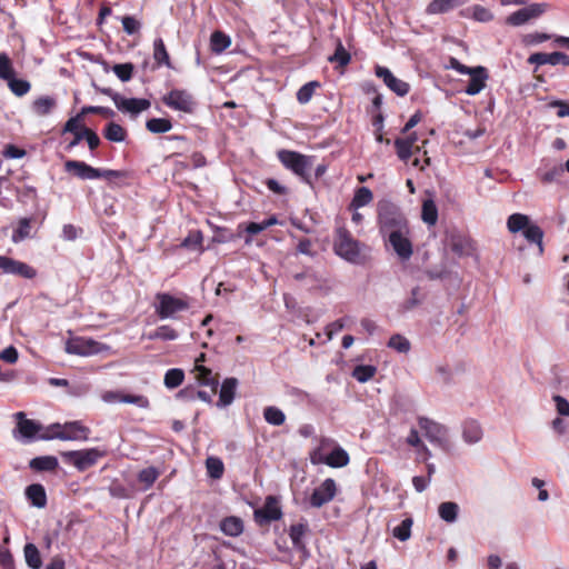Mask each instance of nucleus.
<instances>
[{
    "instance_id": "11",
    "label": "nucleus",
    "mask_w": 569,
    "mask_h": 569,
    "mask_svg": "<svg viewBox=\"0 0 569 569\" xmlns=\"http://www.w3.org/2000/svg\"><path fill=\"white\" fill-rule=\"evenodd\" d=\"M548 9L549 4L546 2L531 3L509 14L506 18V23L513 27L522 26L530 20L541 17Z\"/></svg>"
},
{
    "instance_id": "8",
    "label": "nucleus",
    "mask_w": 569,
    "mask_h": 569,
    "mask_svg": "<svg viewBox=\"0 0 569 569\" xmlns=\"http://www.w3.org/2000/svg\"><path fill=\"white\" fill-rule=\"evenodd\" d=\"M283 517L280 501L276 496H267L261 508L253 511V519L260 527L267 526L272 521H278Z\"/></svg>"
},
{
    "instance_id": "43",
    "label": "nucleus",
    "mask_w": 569,
    "mask_h": 569,
    "mask_svg": "<svg viewBox=\"0 0 569 569\" xmlns=\"http://www.w3.org/2000/svg\"><path fill=\"white\" fill-rule=\"evenodd\" d=\"M24 558L27 565L32 569H39L42 566L40 552L33 543L24 546Z\"/></svg>"
},
{
    "instance_id": "35",
    "label": "nucleus",
    "mask_w": 569,
    "mask_h": 569,
    "mask_svg": "<svg viewBox=\"0 0 569 569\" xmlns=\"http://www.w3.org/2000/svg\"><path fill=\"white\" fill-rule=\"evenodd\" d=\"M231 44V40L229 36L223 33L222 31H213L210 37V47L211 51L216 53H221L226 49H228Z\"/></svg>"
},
{
    "instance_id": "27",
    "label": "nucleus",
    "mask_w": 569,
    "mask_h": 569,
    "mask_svg": "<svg viewBox=\"0 0 569 569\" xmlns=\"http://www.w3.org/2000/svg\"><path fill=\"white\" fill-rule=\"evenodd\" d=\"M57 107V100L50 96H42L37 98L32 104V111L39 117H46L50 114Z\"/></svg>"
},
{
    "instance_id": "5",
    "label": "nucleus",
    "mask_w": 569,
    "mask_h": 569,
    "mask_svg": "<svg viewBox=\"0 0 569 569\" xmlns=\"http://www.w3.org/2000/svg\"><path fill=\"white\" fill-rule=\"evenodd\" d=\"M277 156L283 167L291 170L303 182L311 184L310 170L312 168V157L284 149L279 150Z\"/></svg>"
},
{
    "instance_id": "46",
    "label": "nucleus",
    "mask_w": 569,
    "mask_h": 569,
    "mask_svg": "<svg viewBox=\"0 0 569 569\" xmlns=\"http://www.w3.org/2000/svg\"><path fill=\"white\" fill-rule=\"evenodd\" d=\"M329 61L332 63H337L339 67L343 68L348 66L351 61L350 53L346 50L342 42L338 40L335 53L329 57Z\"/></svg>"
},
{
    "instance_id": "10",
    "label": "nucleus",
    "mask_w": 569,
    "mask_h": 569,
    "mask_svg": "<svg viewBox=\"0 0 569 569\" xmlns=\"http://www.w3.org/2000/svg\"><path fill=\"white\" fill-rule=\"evenodd\" d=\"M64 349L70 355L86 357L101 352L106 346L91 338L74 337L66 341Z\"/></svg>"
},
{
    "instance_id": "51",
    "label": "nucleus",
    "mask_w": 569,
    "mask_h": 569,
    "mask_svg": "<svg viewBox=\"0 0 569 569\" xmlns=\"http://www.w3.org/2000/svg\"><path fill=\"white\" fill-rule=\"evenodd\" d=\"M319 87L320 83L318 81H310L303 84L297 92L298 102L301 104L308 103Z\"/></svg>"
},
{
    "instance_id": "29",
    "label": "nucleus",
    "mask_w": 569,
    "mask_h": 569,
    "mask_svg": "<svg viewBox=\"0 0 569 569\" xmlns=\"http://www.w3.org/2000/svg\"><path fill=\"white\" fill-rule=\"evenodd\" d=\"M308 531V526L306 523H296L290 527L289 536L292 541L293 548L299 551H306V543L303 541V537Z\"/></svg>"
},
{
    "instance_id": "19",
    "label": "nucleus",
    "mask_w": 569,
    "mask_h": 569,
    "mask_svg": "<svg viewBox=\"0 0 569 569\" xmlns=\"http://www.w3.org/2000/svg\"><path fill=\"white\" fill-rule=\"evenodd\" d=\"M88 127H86L84 122L81 121L80 116L71 117L67 120L64 126L62 127L61 134L71 133L73 139L67 144L66 150L70 151L74 147H77L81 140L84 139V131Z\"/></svg>"
},
{
    "instance_id": "25",
    "label": "nucleus",
    "mask_w": 569,
    "mask_h": 569,
    "mask_svg": "<svg viewBox=\"0 0 569 569\" xmlns=\"http://www.w3.org/2000/svg\"><path fill=\"white\" fill-rule=\"evenodd\" d=\"M26 497L37 508H43L47 505V493L44 487L40 483H32L26 488Z\"/></svg>"
},
{
    "instance_id": "52",
    "label": "nucleus",
    "mask_w": 569,
    "mask_h": 569,
    "mask_svg": "<svg viewBox=\"0 0 569 569\" xmlns=\"http://www.w3.org/2000/svg\"><path fill=\"white\" fill-rule=\"evenodd\" d=\"M7 83L12 93H14L17 97H22L27 94L31 89V84L29 81L23 79H17L14 76L7 80Z\"/></svg>"
},
{
    "instance_id": "31",
    "label": "nucleus",
    "mask_w": 569,
    "mask_h": 569,
    "mask_svg": "<svg viewBox=\"0 0 569 569\" xmlns=\"http://www.w3.org/2000/svg\"><path fill=\"white\" fill-rule=\"evenodd\" d=\"M29 466L36 471H54L59 463L58 459L53 456H41L33 458Z\"/></svg>"
},
{
    "instance_id": "14",
    "label": "nucleus",
    "mask_w": 569,
    "mask_h": 569,
    "mask_svg": "<svg viewBox=\"0 0 569 569\" xmlns=\"http://www.w3.org/2000/svg\"><path fill=\"white\" fill-rule=\"evenodd\" d=\"M310 459H311V462L313 465L316 463H326L327 466L331 467V468H342V467H346L349 461H350V458H349V455L348 452L337 446L328 456L326 457H322L318 450L313 451L310 456Z\"/></svg>"
},
{
    "instance_id": "42",
    "label": "nucleus",
    "mask_w": 569,
    "mask_h": 569,
    "mask_svg": "<svg viewBox=\"0 0 569 569\" xmlns=\"http://www.w3.org/2000/svg\"><path fill=\"white\" fill-rule=\"evenodd\" d=\"M160 472L154 467H148L139 471L138 480L143 485V489L148 490L159 478Z\"/></svg>"
},
{
    "instance_id": "38",
    "label": "nucleus",
    "mask_w": 569,
    "mask_h": 569,
    "mask_svg": "<svg viewBox=\"0 0 569 569\" xmlns=\"http://www.w3.org/2000/svg\"><path fill=\"white\" fill-rule=\"evenodd\" d=\"M396 153L398 158L403 161L408 162L411 156L417 152L415 148L411 146V142L408 140H405L403 138H397L393 142Z\"/></svg>"
},
{
    "instance_id": "3",
    "label": "nucleus",
    "mask_w": 569,
    "mask_h": 569,
    "mask_svg": "<svg viewBox=\"0 0 569 569\" xmlns=\"http://www.w3.org/2000/svg\"><path fill=\"white\" fill-rule=\"evenodd\" d=\"M363 247V244L352 237L348 229L341 227L336 230L333 249L335 252L345 260L352 263L362 262L365 258L362 254Z\"/></svg>"
},
{
    "instance_id": "17",
    "label": "nucleus",
    "mask_w": 569,
    "mask_h": 569,
    "mask_svg": "<svg viewBox=\"0 0 569 569\" xmlns=\"http://www.w3.org/2000/svg\"><path fill=\"white\" fill-rule=\"evenodd\" d=\"M64 171L82 180L101 178L100 168H93L88 163L79 160H67L64 162Z\"/></svg>"
},
{
    "instance_id": "18",
    "label": "nucleus",
    "mask_w": 569,
    "mask_h": 569,
    "mask_svg": "<svg viewBox=\"0 0 569 569\" xmlns=\"http://www.w3.org/2000/svg\"><path fill=\"white\" fill-rule=\"evenodd\" d=\"M112 100L120 111L131 114H138L150 108V101L143 98H123L119 93H114Z\"/></svg>"
},
{
    "instance_id": "16",
    "label": "nucleus",
    "mask_w": 569,
    "mask_h": 569,
    "mask_svg": "<svg viewBox=\"0 0 569 569\" xmlns=\"http://www.w3.org/2000/svg\"><path fill=\"white\" fill-rule=\"evenodd\" d=\"M409 234V228L407 230L402 231H392L388 238V242L392 247V249L396 251V253L399 256L402 260H408L412 256V243L410 239L408 238Z\"/></svg>"
},
{
    "instance_id": "4",
    "label": "nucleus",
    "mask_w": 569,
    "mask_h": 569,
    "mask_svg": "<svg viewBox=\"0 0 569 569\" xmlns=\"http://www.w3.org/2000/svg\"><path fill=\"white\" fill-rule=\"evenodd\" d=\"M190 298L187 295L174 297L167 292L156 295L154 312L159 319H176V315L187 311L190 307Z\"/></svg>"
},
{
    "instance_id": "45",
    "label": "nucleus",
    "mask_w": 569,
    "mask_h": 569,
    "mask_svg": "<svg viewBox=\"0 0 569 569\" xmlns=\"http://www.w3.org/2000/svg\"><path fill=\"white\" fill-rule=\"evenodd\" d=\"M377 368L371 365H359L353 368L352 377L359 382H367L375 377Z\"/></svg>"
},
{
    "instance_id": "20",
    "label": "nucleus",
    "mask_w": 569,
    "mask_h": 569,
    "mask_svg": "<svg viewBox=\"0 0 569 569\" xmlns=\"http://www.w3.org/2000/svg\"><path fill=\"white\" fill-rule=\"evenodd\" d=\"M467 74L470 76V80L465 92L469 96H476L486 87L487 80L489 79L488 70L482 66L472 67L471 71Z\"/></svg>"
},
{
    "instance_id": "47",
    "label": "nucleus",
    "mask_w": 569,
    "mask_h": 569,
    "mask_svg": "<svg viewBox=\"0 0 569 569\" xmlns=\"http://www.w3.org/2000/svg\"><path fill=\"white\" fill-rule=\"evenodd\" d=\"M100 173L101 178L119 187L129 178V172L126 170L100 169Z\"/></svg>"
},
{
    "instance_id": "12",
    "label": "nucleus",
    "mask_w": 569,
    "mask_h": 569,
    "mask_svg": "<svg viewBox=\"0 0 569 569\" xmlns=\"http://www.w3.org/2000/svg\"><path fill=\"white\" fill-rule=\"evenodd\" d=\"M338 491L337 483L332 478L325 479L319 487L315 488L309 503L313 508H321L326 503L333 500Z\"/></svg>"
},
{
    "instance_id": "9",
    "label": "nucleus",
    "mask_w": 569,
    "mask_h": 569,
    "mask_svg": "<svg viewBox=\"0 0 569 569\" xmlns=\"http://www.w3.org/2000/svg\"><path fill=\"white\" fill-rule=\"evenodd\" d=\"M162 102L168 108L181 111L184 113H193L197 102L192 94L187 90L172 89L166 96L162 97Z\"/></svg>"
},
{
    "instance_id": "21",
    "label": "nucleus",
    "mask_w": 569,
    "mask_h": 569,
    "mask_svg": "<svg viewBox=\"0 0 569 569\" xmlns=\"http://www.w3.org/2000/svg\"><path fill=\"white\" fill-rule=\"evenodd\" d=\"M418 422L430 442L442 445L446 441L447 430L443 426L423 417Z\"/></svg>"
},
{
    "instance_id": "6",
    "label": "nucleus",
    "mask_w": 569,
    "mask_h": 569,
    "mask_svg": "<svg viewBox=\"0 0 569 569\" xmlns=\"http://www.w3.org/2000/svg\"><path fill=\"white\" fill-rule=\"evenodd\" d=\"M507 228L511 233L522 231V234L528 242L536 243L540 251L543 250V231L539 226L531 223L528 216L523 213H512L507 220Z\"/></svg>"
},
{
    "instance_id": "57",
    "label": "nucleus",
    "mask_w": 569,
    "mask_h": 569,
    "mask_svg": "<svg viewBox=\"0 0 569 569\" xmlns=\"http://www.w3.org/2000/svg\"><path fill=\"white\" fill-rule=\"evenodd\" d=\"M114 74L123 82L129 81L132 78L133 64L132 63H119L112 68Z\"/></svg>"
},
{
    "instance_id": "50",
    "label": "nucleus",
    "mask_w": 569,
    "mask_h": 569,
    "mask_svg": "<svg viewBox=\"0 0 569 569\" xmlns=\"http://www.w3.org/2000/svg\"><path fill=\"white\" fill-rule=\"evenodd\" d=\"M412 525L413 520L410 517L403 519L397 527L393 528V537L400 541H407L411 537Z\"/></svg>"
},
{
    "instance_id": "28",
    "label": "nucleus",
    "mask_w": 569,
    "mask_h": 569,
    "mask_svg": "<svg viewBox=\"0 0 569 569\" xmlns=\"http://www.w3.org/2000/svg\"><path fill=\"white\" fill-rule=\"evenodd\" d=\"M238 380L236 378H227L223 380L219 393V403L229 406L234 399Z\"/></svg>"
},
{
    "instance_id": "39",
    "label": "nucleus",
    "mask_w": 569,
    "mask_h": 569,
    "mask_svg": "<svg viewBox=\"0 0 569 569\" xmlns=\"http://www.w3.org/2000/svg\"><path fill=\"white\" fill-rule=\"evenodd\" d=\"M31 218H21L18 222V227L13 230L11 240L18 243L31 234Z\"/></svg>"
},
{
    "instance_id": "63",
    "label": "nucleus",
    "mask_w": 569,
    "mask_h": 569,
    "mask_svg": "<svg viewBox=\"0 0 569 569\" xmlns=\"http://www.w3.org/2000/svg\"><path fill=\"white\" fill-rule=\"evenodd\" d=\"M3 157L9 159H19L26 156V150L14 146V144H7L2 152Z\"/></svg>"
},
{
    "instance_id": "24",
    "label": "nucleus",
    "mask_w": 569,
    "mask_h": 569,
    "mask_svg": "<svg viewBox=\"0 0 569 569\" xmlns=\"http://www.w3.org/2000/svg\"><path fill=\"white\" fill-rule=\"evenodd\" d=\"M244 526L241 518L229 516L220 521V530L229 537H238L243 532Z\"/></svg>"
},
{
    "instance_id": "62",
    "label": "nucleus",
    "mask_w": 569,
    "mask_h": 569,
    "mask_svg": "<svg viewBox=\"0 0 569 569\" xmlns=\"http://www.w3.org/2000/svg\"><path fill=\"white\" fill-rule=\"evenodd\" d=\"M202 243V234L199 231L190 232L182 241L181 246L186 248H197Z\"/></svg>"
},
{
    "instance_id": "13",
    "label": "nucleus",
    "mask_w": 569,
    "mask_h": 569,
    "mask_svg": "<svg viewBox=\"0 0 569 569\" xmlns=\"http://www.w3.org/2000/svg\"><path fill=\"white\" fill-rule=\"evenodd\" d=\"M0 269L4 273L14 274L23 279H33L38 274L32 266L6 256H0Z\"/></svg>"
},
{
    "instance_id": "36",
    "label": "nucleus",
    "mask_w": 569,
    "mask_h": 569,
    "mask_svg": "<svg viewBox=\"0 0 569 569\" xmlns=\"http://www.w3.org/2000/svg\"><path fill=\"white\" fill-rule=\"evenodd\" d=\"M459 506L452 501H446L439 505V517L446 522H455L458 518Z\"/></svg>"
},
{
    "instance_id": "33",
    "label": "nucleus",
    "mask_w": 569,
    "mask_h": 569,
    "mask_svg": "<svg viewBox=\"0 0 569 569\" xmlns=\"http://www.w3.org/2000/svg\"><path fill=\"white\" fill-rule=\"evenodd\" d=\"M127 136V130L116 122H109L103 129V137L111 142H122Z\"/></svg>"
},
{
    "instance_id": "44",
    "label": "nucleus",
    "mask_w": 569,
    "mask_h": 569,
    "mask_svg": "<svg viewBox=\"0 0 569 569\" xmlns=\"http://www.w3.org/2000/svg\"><path fill=\"white\" fill-rule=\"evenodd\" d=\"M146 128L152 133H164L171 130L172 123L169 119L152 118L147 120Z\"/></svg>"
},
{
    "instance_id": "1",
    "label": "nucleus",
    "mask_w": 569,
    "mask_h": 569,
    "mask_svg": "<svg viewBox=\"0 0 569 569\" xmlns=\"http://www.w3.org/2000/svg\"><path fill=\"white\" fill-rule=\"evenodd\" d=\"M378 223L383 237L389 236L392 231L399 232L409 228L408 221L400 208L389 201L379 202Z\"/></svg>"
},
{
    "instance_id": "30",
    "label": "nucleus",
    "mask_w": 569,
    "mask_h": 569,
    "mask_svg": "<svg viewBox=\"0 0 569 569\" xmlns=\"http://www.w3.org/2000/svg\"><path fill=\"white\" fill-rule=\"evenodd\" d=\"M153 59L158 67L166 66L172 68L170 56L161 38H157L153 41Z\"/></svg>"
},
{
    "instance_id": "22",
    "label": "nucleus",
    "mask_w": 569,
    "mask_h": 569,
    "mask_svg": "<svg viewBox=\"0 0 569 569\" xmlns=\"http://www.w3.org/2000/svg\"><path fill=\"white\" fill-rule=\"evenodd\" d=\"M17 430L21 435L22 438L33 439L34 436L41 430V425L37 423L33 420L27 419L24 412L20 411L16 413Z\"/></svg>"
},
{
    "instance_id": "58",
    "label": "nucleus",
    "mask_w": 569,
    "mask_h": 569,
    "mask_svg": "<svg viewBox=\"0 0 569 569\" xmlns=\"http://www.w3.org/2000/svg\"><path fill=\"white\" fill-rule=\"evenodd\" d=\"M121 22L124 32L130 36L138 33L141 28V22L132 16H124Z\"/></svg>"
},
{
    "instance_id": "2",
    "label": "nucleus",
    "mask_w": 569,
    "mask_h": 569,
    "mask_svg": "<svg viewBox=\"0 0 569 569\" xmlns=\"http://www.w3.org/2000/svg\"><path fill=\"white\" fill-rule=\"evenodd\" d=\"M90 432L87 426L76 420L66 422L64 425L52 423L39 438L42 440L59 439L64 441H86Z\"/></svg>"
},
{
    "instance_id": "37",
    "label": "nucleus",
    "mask_w": 569,
    "mask_h": 569,
    "mask_svg": "<svg viewBox=\"0 0 569 569\" xmlns=\"http://www.w3.org/2000/svg\"><path fill=\"white\" fill-rule=\"evenodd\" d=\"M207 473L210 478L218 480L224 473V465L219 457L210 456L206 459Z\"/></svg>"
},
{
    "instance_id": "40",
    "label": "nucleus",
    "mask_w": 569,
    "mask_h": 569,
    "mask_svg": "<svg viewBox=\"0 0 569 569\" xmlns=\"http://www.w3.org/2000/svg\"><path fill=\"white\" fill-rule=\"evenodd\" d=\"M184 380V372L180 368L169 369L163 378V383L168 389L178 388Z\"/></svg>"
},
{
    "instance_id": "49",
    "label": "nucleus",
    "mask_w": 569,
    "mask_h": 569,
    "mask_svg": "<svg viewBox=\"0 0 569 569\" xmlns=\"http://www.w3.org/2000/svg\"><path fill=\"white\" fill-rule=\"evenodd\" d=\"M264 420L272 426H281L286 421L284 413L274 406L266 407L263 410Z\"/></svg>"
},
{
    "instance_id": "64",
    "label": "nucleus",
    "mask_w": 569,
    "mask_h": 569,
    "mask_svg": "<svg viewBox=\"0 0 569 569\" xmlns=\"http://www.w3.org/2000/svg\"><path fill=\"white\" fill-rule=\"evenodd\" d=\"M84 139L88 143V147L90 151H94L100 146V138L99 136L90 128H87V130L83 132Z\"/></svg>"
},
{
    "instance_id": "34",
    "label": "nucleus",
    "mask_w": 569,
    "mask_h": 569,
    "mask_svg": "<svg viewBox=\"0 0 569 569\" xmlns=\"http://www.w3.org/2000/svg\"><path fill=\"white\" fill-rule=\"evenodd\" d=\"M463 438L469 443L478 442L482 437V429L476 420H467L463 423Z\"/></svg>"
},
{
    "instance_id": "15",
    "label": "nucleus",
    "mask_w": 569,
    "mask_h": 569,
    "mask_svg": "<svg viewBox=\"0 0 569 569\" xmlns=\"http://www.w3.org/2000/svg\"><path fill=\"white\" fill-rule=\"evenodd\" d=\"M375 74L380 78L383 83L399 97L406 96L410 90L409 83L395 77L393 73L386 67L376 66Z\"/></svg>"
},
{
    "instance_id": "7",
    "label": "nucleus",
    "mask_w": 569,
    "mask_h": 569,
    "mask_svg": "<svg viewBox=\"0 0 569 569\" xmlns=\"http://www.w3.org/2000/svg\"><path fill=\"white\" fill-rule=\"evenodd\" d=\"M104 456L106 451L98 448L61 452V457L64 461L73 465L79 471H86L93 467L98 460Z\"/></svg>"
},
{
    "instance_id": "59",
    "label": "nucleus",
    "mask_w": 569,
    "mask_h": 569,
    "mask_svg": "<svg viewBox=\"0 0 569 569\" xmlns=\"http://www.w3.org/2000/svg\"><path fill=\"white\" fill-rule=\"evenodd\" d=\"M120 402L133 403L140 408H149L150 401L146 396L142 395H123L119 398Z\"/></svg>"
},
{
    "instance_id": "48",
    "label": "nucleus",
    "mask_w": 569,
    "mask_h": 569,
    "mask_svg": "<svg viewBox=\"0 0 569 569\" xmlns=\"http://www.w3.org/2000/svg\"><path fill=\"white\" fill-rule=\"evenodd\" d=\"M557 54L558 51L546 53V52H536L529 56L528 63L542 66V64H551L557 66Z\"/></svg>"
},
{
    "instance_id": "53",
    "label": "nucleus",
    "mask_w": 569,
    "mask_h": 569,
    "mask_svg": "<svg viewBox=\"0 0 569 569\" xmlns=\"http://www.w3.org/2000/svg\"><path fill=\"white\" fill-rule=\"evenodd\" d=\"M451 250L459 256H465V254H469L471 252L472 246L468 238L460 237V236L452 237L451 238Z\"/></svg>"
},
{
    "instance_id": "56",
    "label": "nucleus",
    "mask_w": 569,
    "mask_h": 569,
    "mask_svg": "<svg viewBox=\"0 0 569 569\" xmlns=\"http://www.w3.org/2000/svg\"><path fill=\"white\" fill-rule=\"evenodd\" d=\"M388 347L398 352L407 353L410 350V341L401 335H393L389 339Z\"/></svg>"
},
{
    "instance_id": "54",
    "label": "nucleus",
    "mask_w": 569,
    "mask_h": 569,
    "mask_svg": "<svg viewBox=\"0 0 569 569\" xmlns=\"http://www.w3.org/2000/svg\"><path fill=\"white\" fill-rule=\"evenodd\" d=\"M178 338V332L170 326L163 325L158 327L149 335V339L156 340H174Z\"/></svg>"
},
{
    "instance_id": "23",
    "label": "nucleus",
    "mask_w": 569,
    "mask_h": 569,
    "mask_svg": "<svg viewBox=\"0 0 569 569\" xmlns=\"http://www.w3.org/2000/svg\"><path fill=\"white\" fill-rule=\"evenodd\" d=\"M203 358L204 355L201 353L200 357L197 359V363L194 367L196 379L200 385L209 386L211 387L212 391L216 392L218 387V380L216 379V377L212 376V371L210 369L202 365H199V361L203 360Z\"/></svg>"
},
{
    "instance_id": "32",
    "label": "nucleus",
    "mask_w": 569,
    "mask_h": 569,
    "mask_svg": "<svg viewBox=\"0 0 569 569\" xmlns=\"http://www.w3.org/2000/svg\"><path fill=\"white\" fill-rule=\"evenodd\" d=\"M373 199L371 190L367 187H360L355 191V196L349 204V209L357 210L369 204Z\"/></svg>"
},
{
    "instance_id": "60",
    "label": "nucleus",
    "mask_w": 569,
    "mask_h": 569,
    "mask_svg": "<svg viewBox=\"0 0 569 569\" xmlns=\"http://www.w3.org/2000/svg\"><path fill=\"white\" fill-rule=\"evenodd\" d=\"M238 228L243 229L249 234V237H247L244 240L247 244L251 242V236L258 234L266 230L262 222H249L247 224L241 223Z\"/></svg>"
},
{
    "instance_id": "61",
    "label": "nucleus",
    "mask_w": 569,
    "mask_h": 569,
    "mask_svg": "<svg viewBox=\"0 0 569 569\" xmlns=\"http://www.w3.org/2000/svg\"><path fill=\"white\" fill-rule=\"evenodd\" d=\"M550 39V34L543 32H532L528 33L523 37V43L526 46H533L541 42H545Z\"/></svg>"
},
{
    "instance_id": "55",
    "label": "nucleus",
    "mask_w": 569,
    "mask_h": 569,
    "mask_svg": "<svg viewBox=\"0 0 569 569\" xmlns=\"http://www.w3.org/2000/svg\"><path fill=\"white\" fill-rule=\"evenodd\" d=\"M16 74L12 62L7 53H0V79L7 81Z\"/></svg>"
},
{
    "instance_id": "41",
    "label": "nucleus",
    "mask_w": 569,
    "mask_h": 569,
    "mask_svg": "<svg viewBox=\"0 0 569 569\" xmlns=\"http://www.w3.org/2000/svg\"><path fill=\"white\" fill-rule=\"evenodd\" d=\"M421 218L429 226L436 224L438 220V209L436 203L431 199L423 201Z\"/></svg>"
},
{
    "instance_id": "26",
    "label": "nucleus",
    "mask_w": 569,
    "mask_h": 569,
    "mask_svg": "<svg viewBox=\"0 0 569 569\" xmlns=\"http://www.w3.org/2000/svg\"><path fill=\"white\" fill-rule=\"evenodd\" d=\"M466 0H432L426 8L428 14H440L462 6Z\"/></svg>"
}]
</instances>
